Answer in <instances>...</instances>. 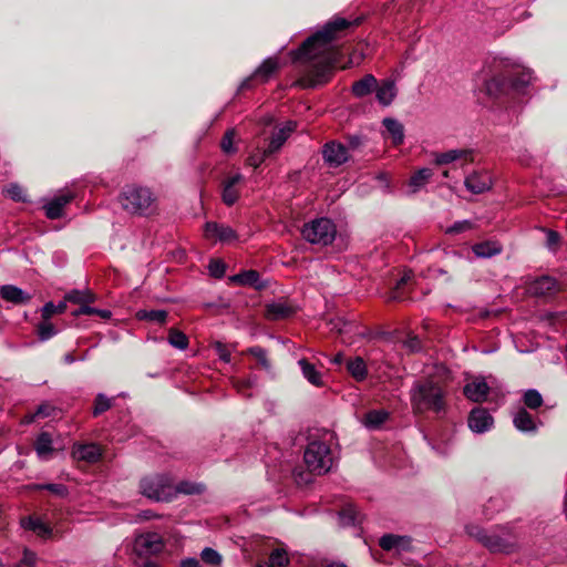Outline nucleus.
I'll list each match as a JSON object with an SVG mask.
<instances>
[{
    "label": "nucleus",
    "instance_id": "nucleus-20",
    "mask_svg": "<svg viewBox=\"0 0 567 567\" xmlns=\"http://www.w3.org/2000/svg\"><path fill=\"white\" fill-rule=\"evenodd\" d=\"M73 456L86 463H94L101 457V449L95 443L75 444L73 446Z\"/></svg>",
    "mask_w": 567,
    "mask_h": 567
},
{
    "label": "nucleus",
    "instance_id": "nucleus-13",
    "mask_svg": "<svg viewBox=\"0 0 567 567\" xmlns=\"http://www.w3.org/2000/svg\"><path fill=\"white\" fill-rule=\"evenodd\" d=\"M494 420L484 408H474L470 412L468 427L475 433H484L493 426Z\"/></svg>",
    "mask_w": 567,
    "mask_h": 567
},
{
    "label": "nucleus",
    "instance_id": "nucleus-59",
    "mask_svg": "<svg viewBox=\"0 0 567 567\" xmlns=\"http://www.w3.org/2000/svg\"><path fill=\"white\" fill-rule=\"evenodd\" d=\"M49 409H50L49 405H45V404L39 405L37 408L35 413H33L32 415L29 416V419H27V423L32 422L35 417H47V416H50V412L48 411Z\"/></svg>",
    "mask_w": 567,
    "mask_h": 567
},
{
    "label": "nucleus",
    "instance_id": "nucleus-2",
    "mask_svg": "<svg viewBox=\"0 0 567 567\" xmlns=\"http://www.w3.org/2000/svg\"><path fill=\"white\" fill-rule=\"evenodd\" d=\"M411 405L416 413L432 411L441 413L445 409L444 392L432 381L416 383L411 389Z\"/></svg>",
    "mask_w": 567,
    "mask_h": 567
},
{
    "label": "nucleus",
    "instance_id": "nucleus-11",
    "mask_svg": "<svg viewBox=\"0 0 567 567\" xmlns=\"http://www.w3.org/2000/svg\"><path fill=\"white\" fill-rule=\"evenodd\" d=\"M204 236L215 238L224 244H230L237 240V233L228 225L207 221L204 225Z\"/></svg>",
    "mask_w": 567,
    "mask_h": 567
},
{
    "label": "nucleus",
    "instance_id": "nucleus-47",
    "mask_svg": "<svg viewBox=\"0 0 567 567\" xmlns=\"http://www.w3.org/2000/svg\"><path fill=\"white\" fill-rule=\"evenodd\" d=\"M32 489H45L59 497H66L68 488L63 484L32 485Z\"/></svg>",
    "mask_w": 567,
    "mask_h": 567
},
{
    "label": "nucleus",
    "instance_id": "nucleus-14",
    "mask_svg": "<svg viewBox=\"0 0 567 567\" xmlns=\"http://www.w3.org/2000/svg\"><path fill=\"white\" fill-rule=\"evenodd\" d=\"M464 185L468 192L478 195L488 190L493 185V181L487 172H474L465 177Z\"/></svg>",
    "mask_w": 567,
    "mask_h": 567
},
{
    "label": "nucleus",
    "instance_id": "nucleus-63",
    "mask_svg": "<svg viewBox=\"0 0 567 567\" xmlns=\"http://www.w3.org/2000/svg\"><path fill=\"white\" fill-rule=\"evenodd\" d=\"M179 567H200L199 561L194 557H188L179 561Z\"/></svg>",
    "mask_w": 567,
    "mask_h": 567
},
{
    "label": "nucleus",
    "instance_id": "nucleus-37",
    "mask_svg": "<svg viewBox=\"0 0 567 567\" xmlns=\"http://www.w3.org/2000/svg\"><path fill=\"white\" fill-rule=\"evenodd\" d=\"M168 343L174 349L186 350L188 348V338L184 332L171 328L168 332Z\"/></svg>",
    "mask_w": 567,
    "mask_h": 567
},
{
    "label": "nucleus",
    "instance_id": "nucleus-33",
    "mask_svg": "<svg viewBox=\"0 0 567 567\" xmlns=\"http://www.w3.org/2000/svg\"><path fill=\"white\" fill-rule=\"evenodd\" d=\"M513 423L522 432H533L537 429L533 416L524 409H519L516 415H514Z\"/></svg>",
    "mask_w": 567,
    "mask_h": 567
},
{
    "label": "nucleus",
    "instance_id": "nucleus-12",
    "mask_svg": "<svg viewBox=\"0 0 567 567\" xmlns=\"http://www.w3.org/2000/svg\"><path fill=\"white\" fill-rule=\"evenodd\" d=\"M489 392V385L485 378L475 377L464 385V395L473 402H485Z\"/></svg>",
    "mask_w": 567,
    "mask_h": 567
},
{
    "label": "nucleus",
    "instance_id": "nucleus-46",
    "mask_svg": "<svg viewBox=\"0 0 567 567\" xmlns=\"http://www.w3.org/2000/svg\"><path fill=\"white\" fill-rule=\"evenodd\" d=\"M248 353H250L252 357L256 358V360L258 361L259 365H261V368L264 370H269L271 368V364L269 363L268 359H267V351L259 348V347H252L250 349L247 350Z\"/></svg>",
    "mask_w": 567,
    "mask_h": 567
},
{
    "label": "nucleus",
    "instance_id": "nucleus-29",
    "mask_svg": "<svg viewBox=\"0 0 567 567\" xmlns=\"http://www.w3.org/2000/svg\"><path fill=\"white\" fill-rule=\"evenodd\" d=\"M432 171L429 168H420L409 179V193L416 194L424 188L431 179Z\"/></svg>",
    "mask_w": 567,
    "mask_h": 567
},
{
    "label": "nucleus",
    "instance_id": "nucleus-61",
    "mask_svg": "<svg viewBox=\"0 0 567 567\" xmlns=\"http://www.w3.org/2000/svg\"><path fill=\"white\" fill-rule=\"evenodd\" d=\"M254 384H255V378H248L247 380L236 382V388L239 392H243L244 390H246L248 388H252Z\"/></svg>",
    "mask_w": 567,
    "mask_h": 567
},
{
    "label": "nucleus",
    "instance_id": "nucleus-8",
    "mask_svg": "<svg viewBox=\"0 0 567 567\" xmlns=\"http://www.w3.org/2000/svg\"><path fill=\"white\" fill-rule=\"evenodd\" d=\"M163 547V538L157 533L142 534L134 542V550L140 556L158 554Z\"/></svg>",
    "mask_w": 567,
    "mask_h": 567
},
{
    "label": "nucleus",
    "instance_id": "nucleus-35",
    "mask_svg": "<svg viewBox=\"0 0 567 567\" xmlns=\"http://www.w3.org/2000/svg\"><path fill=\"white\" fill-rule=\"evenodd\" d=\"M388 413L384 410H372L365 413L363 424L368 429H378L385 422Z\"/></svg>",
    "mask_w": 567,
    "mask_h": 567
},
{
    "label": "nucleus",
    "instance_id": "nucleus-55",
    "mask_svg": "<svg viewBox=\"0 0 567 567\" xmlns=\"http://www.w3.org/2000/svg\"><path fill=\"white\" fill-rule=\"evenodd\" d=\"M473 227H474L473 221L461 220V221L453 224V226L449 227L447 229H445V234H462L464 231L473 229Z\"/></svg>",
    "mask_w": 567,
    "mask_h": 567
},
{
    "label": "nucleus",
    "instance_id": "nucleus-21",
    "mask_svg": "<svg viewBox=\"0 0 567 567\" xmlns=\"http://www.w3.org/2000/svg\"><path fill=\"white\" fill-rule=\"evenodd\" d=\"M21 528L25 530H30L41 538L49 539L52 536L51 527L45 524L41 518L27 516L22 517L20 520Z\"/></svg>",
    "mask_w": 567,
    "mask_h": 567
},
{
    "label": "nucleus",
    "instance_id": "nucleus-60",
    "mask_svg": "<svg viewBox=\"0 0 567 567\" xmlns=\"http://www.w3.org/2000/svg\"><path fill=\"white\" fill-rule=\"evenodd\" d=\"M65 300L74 303H83L85 302L86 298L80 290H73L66 293Z\"/></svg>",
    "mask_w": 567,
    "mask_h": 567
},
{
    "label": "nucleus",
    "instance_id": "nucleus-53",
    "mask_svg": "<svg viewBox=\"0 0 567 567\" xmlns=\"http://www.w3.org/2000/svg\"><path fill=\"white\" fill-rule=\"evenodd\" d=\"M56 333L55 328L50 322L45 321L41 322L40 326H38V337H40V340L45 341L52 337H54Z\"/></svg>",
    "mask_w": 567,
    "mask_h": 567
},
{
    "label": "nucleus",
    "instance_id": "nucleus-5",
    "mask_svg": "<svg viewBox=\"0 0 567 567\" xmlns=\"http://www.w3.org/2000/svg\"><path fill=\"white\" fill-rule=\"evenodd\" d=\"M332 462L331 449L324 442L312 441L303 451V463L307 470L317 475L327 474L331 470Z\"/></svg>",
    "mask_w": 567,
    "mask_h": 567
},
{
    "label": "nucleus",
    "instance_id": "nucleus-41",
    "mask_svg": "<svg viewBox=\"0 0 567 567\" xmlns=\"http://www.w3.org/2000/svg\"><path fill=\"white\" fill-rule=\"evenodd\" d=\"M505 80L504 78L494 76L485 82V93L489 96H497L504 92Z\"/></svg>",
    "mask_w": 567,
    "mask_h": 567
},
{
    "label": "nucleus",
    "instance_id": "nucleus-10",
    "mask_svg": "<svg viewBox=\"0 0 567 567\" xmlns=\"http://www.w3.org/2000/svg\"><path fill=\"white\" fill-rule=\"evenodd\" d=\"M322 158L327 165L338 167L348 161V148L339 142H328L322 146Z\"/></svg>",
    "mask_w": 567,
    "mask_h": 567
},
{
    "label": "nucleus",
    "instance_id": "nucleus-16",
    "mask_svg": "<svg viewBox=\"0 0 567 567\" xmlns=\"http://www.w3.org/2000/svg\"><path fill=\"white\" fill-rule=\"evenodd\" d=\"M379 544L381 549L383 550H395L396 553H401L404 550H410L411 538L408 536H400L395 534H385L380 538Z\"/></svg>",
    "mask_w": 567,
    "mask_h": 567
},
{
    "label": "nucleus",
    "instance_id": "nucleus-32",
    "mask_svg": "<svg viewBox=\"0 0 567 567\" xmlns=\"http://www.w3.org/2000/svg\"><path fill=\"white\" fill-rule=\"evenodd\" d=\"M347 371L357 382L364 381L368 375L367 364L361 357L347 361Z\"/></svg>",
    "mask_w": 567,
    "mask_h": 567
},
{
    "label": "nucleus",
    "instance_id": "nucleus-54",
    "mask_svg": "<svg viewBox=\"0 0 567 567\" xmlns=\"http://www.w3.org/2000/svg\"><path fill=\"white\" fill-rule=\"evenodd\" d=\"M208 271L215 279H221L225 275V264L219 259H213L208 264Z\"/></svg>",
    "mask_w": 567,
    "mask_h": 567
},
{
    "label": "nucleus",
    "instance_id": "nucleus-62",
    "mask_svg": "<svg viewBox=\"0 0 567 567\" xmlns=\"http://www.w3.org/2000/svg\"><path fill=\"white\" fill-rule=\"evenodd\" d=\"M405 347L412 350L413 352L419 351L421 348L420 339H417L416 337L409 338L408 341H405Z\"/></svg>",
    "mask_w": 567,
    "mask_h": 567
},
{
    "label": "nucleus",
    "instance_id": "nucleus-22",
    "mask_svg": "<svg viewBox=\"0 0 567 567\" xmlns=\"http://www.w3.org/2000/svg\"><path fill=\"white\" fill-rule=\"evenodd\" d=\"M0 296L2 299L14 305H27L31 300L30 293L12 285L1 286Z\"/></svg>",
    "mask_w": 567,
    "mask_h": 567
},
{
    "label": "nucleus",
    "instance_id": "nucleus-9",
    "mask_svg": "<svg viewBox=\"0 0 567 567\" xmlns=\"http://www.w3.org/2000/svg\"><path fill=\"white\" fill-rule=\"evenodd\" d=\"M528 291L537 297H554L559 291V286L556 278L542 276L529 282Z\"/></svg>",
    "mask_w": 567,
    "mask_h": 567
},
{
    "label": "nucleus",
    "instance_id": "nucleus-51",
    "mask_svg": "<svg viewBox=\"0 0 567 567\" xmlns=\"http://www.w3.org/2000/svg\"><path fill=\"white\" fill-rule=\"evenodd\" d=\"M546 247L551 252H557L561 237L553 229H546Z\"/></svg>",
    "mask_w": 567,
    "mask_h": 567
},
{
    "label": "nucleus",
    "instance_id": "nucleus-52",
    "mask_svg": "<svg viewBox=\"0 0 567 567\" xmlns=\"http://www.w3.org/2000/svg\"><path fill=\"white\" fill-rule=\"evenodd\" d=\"M37 554L28 548L22 549V557L14 567H35Z\"/></svg>",
    "mask_w": 567,
    "mask_h": 567
},
{
    "label": "nucleus",
    "instance_id": "nucleus-45",
    "mask_svg": "<svg viewBox=\"0 0 567 567\" xmlns=\"http://www.w3.org/2000/svg\"><path fill=\"white\" fill-rule=\"evenodd\" d=\"M66 309L65 301H60L59 305H54L51 301L44 305L41 309L42 319L48 321L55 313H63Z\"/></svg>",
    "mask_w": 567,
    "mask_h": 567
},
{
    "label": "nucleus",
    "instance_id": "nucleus-44",
    "mask_svg": "<svg viewBox=\"0 0 567 567\" xmlns=\"http://www.w3.org/2000/svg\"><path fill=\"white\" fill-rule=\"evenodd\" d=\"M81 315L85 316H99L103 319H110L111 318V311L107 309H95L93 307L89 306H81L78 309L74 310L73 316L79 317Z\"/></svg>",
    "mask_w": 567,
    "mask_h": 567
},
{
    "label": "nucleus",
    "instance_id": "nucleus-24",
    "mask_svg": "<svg viewBox=\"0 0 567 567\" xmlns=\"http://www.w3.org/2000/svg\"><path fill=\"white\" fill-rule=\"evenodd\" d=\"M375 99L383 106H388L396 96L395 82L393 80H384L375 87Z\"/></svg>",
    "mask_w": 567,
    "mask_h": 567
},
{
    "label": "nucleus",
    "instance_id": "nucleus-38",
    "mask_svg": "<svg viewBox=\"0 0 567 567\" xmlns=\"http://www.w3.org/2000/svg\"><path fill=\"white\" fill-rule=\"evenodd\" d=\"M138 319L147 320L150 322H157L163 324L168 317V312L163 309H153V310H140L137 312Z\"/></svg>",
    "mask_w": 567,
    "mask_h": 567
},
{
    "label": "nucleus",
    "instance_id": "nucleus-30",
    "mask_svg": "<svg viewBox=\"0 0 567 567\" xmlns=\"http://www.w3.org/2000/svg\"><path fill=\"white\" fill-rule=\"evenodd\" d=\"M473 254L477 258H492L501 254V245L493 240L474 244Z\"/></svg>",
    "mask_w": 567,
    "mask_h": 567
},
{
    "label": "nucleus",
    "instance_id": "nucleus-23",
    "mask_svg": "<svg viewBox=\"0 0 567 567\" xmlns=\"http://www.w3.org/2000/svg\"><path fill=\"white\" fill-rule=\"evenodd\" d=\"M296 130V122H287L282 127L277 130L275 134H272L270 143H268L267 152L276 153L281 148L284 143L287 141L288 136Z\"/></svg>",
    "mask_w": 567,
    "mask_h": 567
},
{
    "label": "nucleus",
    "instance_id": "nucleus-18",
    "mask_svg": "<svg viewBox=\"0 0 567 567\" xmlns=\"http://www.w3.org/2000/svg\"><path fill=\"white\" fill-rule=\"evenodd\" d=\"M243 179V175L237 173L224 181L221 198L225 205L233 206L235 203H237L239 193L236 186L237 184L241 183Z\"/></svg>",
    "mask_w": 567,
    "mask_h": 567
},
{
    "label": "nucleus",
    "instance_id": "nucleus-3",
    "mask_svg": "<svg viewBox=\"0 0 567 567\" xmlns=\"http://www.w3.org/2000/svg\"><path fill=\"white\" fill-rule=\"evenodd\" d=\"M121 206L133 215H148L155 207V195L148 187L128 186L120 196Z\"/></svg>",
    "mask_w": 567,
    "mask_h": 567
},
{
    "label": "nucleus",
    "instance_id": "nucleus-25",
    "mask_svg": "<svg viewBox=\"0 0 567 567\" xmlns=\"http://www.w3.org/2000/svg\"><path fill=\"white\" fill-rule=\"evenodd\" d=\"M377 87L375 76L372 74H367L361 80H357L351 85V93L357 99H362L368 94L372 93Z\"/></svg>",
    "mask_w": 567,
    "mask_h": 567
},
{
    "label": "nucleus",
    "instance_id": "nucleus-6",
    "mask_svg": "<svg viewBox=\"0 0 567 567\" xmlns=\"http://www.w3.org/2000/svg\"><path fill=\"white\" fill-rule=\"evenodd\" d=\"M467 533L493 553L508 554L513 551L515 546L514 542L509 538V533L506 527H499L498 532L488 533L477 526H472L467 527Z\"/></svg>",
    "mask_w": 567,
    "mask_h": 567
},
{
    "label": "nucleus",
    "instance_id": "nucleus-42",
    "mask_svg": "<svg viewBox=\"0 0 567 567\" xmlns=\"http://www.w3.org/2000/svg\"><path fill=\"white\" fill-rule=\"evenodd\" d=\"M524 405L529 409H538L543 405V396L536 390H527L523 396Z\"/></svg>",
    "mask_w": 567,
    "mask_h": 567
},
{
    "label": "nucleus",
    "instance_id": "nucleus-19",
    "mask_svg": "<svg viewBox=\"0 0 567 567\" xmlns=\"http://www.w3.org/2000/svg\"><path fill=\"white\" fill-rule=\"evenodd\" d=\"M296 313V309L287 301H275L266 306V318L271 321H280Z\"/></svg>",
    "mask_w": 567,
    "mask_h": 567
},
{
    "label": "nucleus",
    "instance_id": "nucleus-28",
    "mask_svg": "<svg viewBox=\"0 0 567 567\" xmlns=\"http://www.w3.org/2000/svg\"><path fill=\"white\" fill-rule=\"evenodd\" d=\"M298 367L301 368L302 377L307 382L315 386H322L323 382L321 372L318 371L312 363L307 361V359H300L298 360Z\"/></svg>",
    "mask_w": 567,
    "mask_h": 567
},
{
    "label": "nucleus",
    "instance_id": "nucleus-57",
    "mask_svg": "<svg viewBox=\"0 0 567 567\" xmlns=\"http://www.w3.org/2000/svg\"><path fill=\"white\" fill-rule=\"evenodd\" d=\"M215 352H217L218 359L223 362L228 363L231 360V352L228 350L227 346L217 341L214 343Z\"/></svg>",
    "mask_w": 567,
    "mask_h": 567
},
{
    "label": "nucleus",
    "instance_id": "nucleus-58",
    "mask_svg": "<svg viewBox=\"0 0 567 567\" xmlns=\"http://www.w3.org/2000/svg\"><path fill=\"white\" fill-rule=\"evenodd\" d=\"M234 131L228 130L226 134H224V137L221 140V150L226 154H231L234 152Z\"/></svg>",
    "mask_w": 567,
    "mask_h": 567
},
{
    "label": "nucleus",
    "instance_id": "nucleus-15",
    "mask_svg": "<svg viewBox=\"0 0 567 567\" xmlns=\"http://www.w3.org/2000/svg\"><path fill=\"white\" fill-rule=\"evenodd\" d=\"M473 162V152L468 148H453L444 153L434 154V164L449 165L454 162Z\"/></svg>",
    "mask_w": 567,
    "mask_h": 567
},
{
    "label": "nucleus",
    "instance_id": "nucleus-40",
    "mask_svg": "<svg viewBox=\"0 0 567 567\" xmlns=\"http://www.w3.org/2000/svg\"><path fill=\"white\" fill-rule=\"evenodd\" d=\"M340 524L342 526H350L352 524L360 523V517L354 506L348 505L340 512Z\"/></svg>",
    "mask_w": 567,
    "mask_h": 567
},
{
    "label": "nucleus",
    "instance_id": "nucleus-56",
    "mask_svg": "<svg viewBox=\"0 0 567 567\" xmlns=\"http://www.w3.org/2000/svg\"><path fill=\"white\" fill-rule=\"evenodd\" d=\"M274 153H268L267 148L264 150L261 153L252 154L248 156L247 158V165L257 168L259 165L262 164L266 157L272 155Z\"/></svg>",
    "mask_w": 567,
    "mask_h": 567
},
{
    "label": "nucleus",
    "instance_id": "nucleus-39",
    "mask_svg": "<svg viewBox=\"0 0 567 567\" xmlns=\"http://www.w3.org/2000/svg\"><path fill=\"white\" fill-rule=\"evenodd\" d=\"M175 495L178 493H183L186 495L202 494L205 489L203 484H197L188 481L179 482V484L174 485Z\"/></svg>",
    "mask_w": 567,
    "mask_h": 567
},
{
    "label": "nucleus",
    "instance_id": "nucleus-1",
    "mask_svg": "<svg viewBox=\"0 0 567 567\" xmlns=\"http://www.w3.org/2000/svg\"><path fill=\"white\" fill-rule=\"evenodd\" d=\"M360 24V19L348 20L336 18L326 23L322 30L308 37L298 50L292 53L295 62L303 63V78L296 82L302 89H313L326 84L332 75V71L340 63L341 53L332 41L351 25Z\"/></svg>",
    "mask_w": 567,
    "mask_h": 567
},
{
    "label": "nucleus",
    "instance_id": "nucleus-31",
    "mask_svg": "<svg viewBox=\"0 0 567 567\" xmlns=\"http://www.w3.org/2000/svg\"><path fill=\"white\" fill-rule=\"evenodd\" d=\"M278 61L276 58H267L259 64L256 72H254L252 78L259 80L260 82H267L274 73L278 70Z\"/></svg>",
    "mask_w": 567,
    "mask_h": 567
},
{
    "label": "nucleus",
    "instance_id": "nucleus-48",
    "mask_svg": "<svg viewBox=\"0 0 567 567\" xmlns=\"http://www.w3.org/2000/svg\"><path fill=\"white\" fill-rule=\"evenodd\" d=\"M6 195L10 197V199L17 202V203H24L27 202L25 194L23 193V189L18 184H10L9 187L6 188Z\"/></svg>",
    "mask_w": 567,
    "mask_h": 567
},
{
    "label": "nucleus",
    "instance_id": "nucleus-64",
    "mask_svg": "<svg viewBox=\"0 0 567 567\" xmlns=\"http://www.w3.org/2000/svg\"><path fill=\"white\" fill-rule=\"evenodd\" d=\"M362 144V140L360 136H352L348 138V145H350V150H355L360 147Z\"/></svg>",
    "mask_w": 567,
    "mask_h": 567
},
{
    "label": "nucleus",
    "instance_id": "nucleus-34",
    "mask_svg": "<svg viewBox=\"0 0 567 567\" xmlns=\"http://www.w3.org/2000/svg\"><path fill=\"white\" fill-rule=\"evenodd\" d=\"M233 282L239 284L241 286L256 287L261 288L259 285V275L257 270H246L234 277H231Z\"/></svg>",
    "mask_w": 567,
    "mask_h": 567
},
{
    "label": "nucleus",
    "instance_id": "nucleus-43",
    "mask_svg": "<svg viewBox=\"0 0 567 567\" xmlns=\"http://www.w3.org/2000/svg\"><path fill=\"white\" fill-rule=\"evenodd\" d=\"M530 81H533V73L525 71L509 80V86H512L513 90L519 92L529 85Z\"/></svg>",
    "mask_w": 567,
    "mask_h": 567
},
{
    "label": "nucleus",
    "instance_id": "nucleus-7",
    "mask_svg": "<svg viewBox=\"0 0 567 567\" xmlns=\"http://www.w3.org/2000/svg\"><path fill=\"white\" fill-rule=\"evenodd\" d=\"M301 235L311 245L327 246L336 239L337 227L331 219L319 217L302 225Z\"/></svg>",
    "mask_w": 567,
    "mask_h": 567
},
{
    "label": "nucleus",
    "instance_id": "nucleus-26",
    "mask_svg": "<svg viewBox=\"0 0 567 567\" xmlns=\"http://www.w3.org/2000/svg\"><path fill=\"white\" fill-rule=\"evenodd\" d=\"M34 450L38 458L50 460V456L54 452V447L52 446V439L49 432H41L40 435L37 436Z\"/></svg>",
    "mask_w": 567,
    "mask_h": 567
},
{
    "label": "nucleus",
    "instance_id": "nucleus-50",
    "mask_svg": "<svg viewBox=\"0 0 567 567\" xmlns=\"http://www.w3.org/2000/svg\"><path fill=\"white\" fill-rule=\"evenodd\" d=\"M110 408H111L110 399L106 398L104 394L99 393V395L95 396V401H94V410H93L94 416L101 415Z\"/></svg>",
    "mask_w": 567,
    "mask_h": 567
},
{
    "label": "nucleus",
    "instance_id": "nucleus-4",
    "mask_svg": "<svg viewBox=\"0 0 567 567\" xmlns=\"http://www.w3.org/2000/svg\"><path fill=\"white\" fill-rule=\"evenodd\" d=\"M140 493L155 502H171L175 497L172 478L167 474H154L140 481Z\"/></svg>",
    "mask_w": 567,
    "mask_h": 567
},
{
    "label": "nucleus",
    "instance_id": "nucleus-36",
    "mask_svg": "<svg viewBox=\"0 0 567 567\" xmlns=\"http://www.w3.org/2000/svg\"><path fill=\"white\" fill-rule=\"evenodd\" d=\"M288 554L285 549L277 548L271 551L270 557L264 565H258V567H285L288 565Z\"/></svg>",
    "mask_w": 567,
    "mask_h": 567
},
{
    "label": "nucleus",
    "instance_id": "nucleus-17",
    "mask_svg": "<svg viewBox=\"0 0 567 567\" xmlns=\"http://www.w3.org/2000/svg\"><path fill=\"white\" fill-rule=\"evenodd\" d=\"M74 198V195H72L70 192H64L59 194L56 197H54L52 200L45 204L44 210L45 216L49 219H56L61 218L63 207L66 206L71 202V199Z\"/></svg>",
    "mask_w": 567,
    "mask_h": 567
},
{
    "label": "nucleus",
    "instance_id": "nucleus-49",
    "mask_svg": "<svg viewBox=\"0 0 567 567\" xmlns=\"http://www.w3.org/2000/svg\"><path fill=\"white\" fill-rule=\"evenodd\" d=\"M202 559L209 566H219L220 561L223 560L220 555L215 549L209 547L203 549Z\"/></svg>",
    "mask_w": 567,
    "mask_h": 567
},
{
    "label": "nucleus",
    "instance_id": "nucleus-27",
    "mask_svg": "<svg viewBox=\"0 0 567 567\" xmlns=\"http://www.w3.org/2000/svg\"><path fill=\"white\" fill-rule=\"evenodd\" d=\"M383 125L394 146H399L404 142V126L401 124V122L394 118H384Z\"/></svg>",
    "mask_w": 567,
    "mask_h": 567
}]
</instances>
